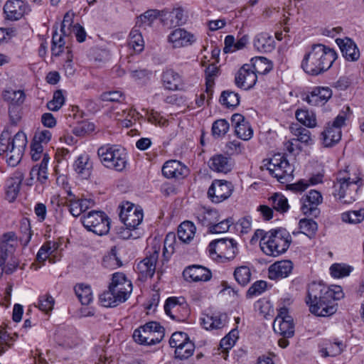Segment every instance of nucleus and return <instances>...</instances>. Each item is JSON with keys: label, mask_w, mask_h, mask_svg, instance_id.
Listing matches in <instances>:
<instances>
[{"label": "nucleus", "mask_w": 364, "mask_h": 364, "mask_svg": "<svg viewBox=\"0 0 364 364\" xmlns=\"http://www.w3.org/2000/svg\"><path fill=\"white\" fill-rule=\"evenodd\" d=\"M54 299L49 294L41 296L38 298V306L40 310L46 314L52 311L54 306Z\"/></svg>", "instance_id": "nucleus-63"}, {"label": "nucleus", "mask_w": 364, "mask_h": 364, "mask_svg": "<svg viewBox=\"0 0 364 364\" xmlns=\"http://www.w3.org/2000/svg\"><path fill=\"white\" fill-rule=\"evenodd\" d=\"M332 277L341 278L348 276L351 272V267L343 264H333L330 267Z\"/></svg>", "instance_id": "nucleus-60"}, {"label": "nucleus", "mask_w": 364, "mask_h": 364, "mask_svg": "<svg viewBox=\"0 0 364 364\" xmlns=\"http://www.w3.org/2000/svg\"><path fill=\"white\" fill-rule=\"evenodd\" d=\"M163 175L168 178H183L188 173V168L177 160L166 161L162 167Z\"/></svg>", "instance_id": "nucleus-23"}, {"label": "nucleus", "mask_w": 364, "mask_h": 364, "mask_svg": "<svg viewBox=\"0 0 364 364\" xmlns=\"http://www.w3.org/2000/svg\"><path fill=\"white\" fill-rule=\"evenodd\" d=\"M73 167L79 177L83 179L87 178L90 176L92 168L88 154L83 153L79 155L74 161Z\"/></svg>", "instance_id": "nucleus-29"}, {"label": "nucleus", "mask_w": 364, "mask_h": 364, "mask_svg": "<svg viewBox=\"0 0 364 364\" xmlns=\"http://www.w3.org/2000/svg\"><path fill=\"white\" fill-rule=\"evenodd\" d=\"M346 120L344 113L338 114L332 124H328L322 132L323 144L325 146H331L338 143L341 139V127Z\"/></svg>", "instance_id": "nucleus-11"}, {"label": "nucleus", "mask_w": 364, "mask_h": 364, "mask_svg": "<svg viewBox=\"0 0 364 364\" xmlns=\"http://www.w3.org/2000/svg\"><path fill=\"white\" fill-rule=\"evenodd\" d=\"M257 80V74L250 65H244L237 73L235 78L237 87L244 90L252 88Z\"/></svg>", "instance_id": "nucleus-17"}, {"label": "nucleus", "mask_w": 364, "mask_h": 364, "mask_svg": "<svg viewBox=\"0 0 364 364\" xmlns=\"http://www.w3.org/2000/svg\"><path fill=\"white\" fill-rule=\"evenodd\" d=\"M323 182V175L321 173L311 176L309 179H301L295 183L289 185V189L294 191H304L309 186L316 185Z\"/></svg>", "instance_id": "nucleus-43"}, {"label": "nucleus", "mask_w": 364, "mask_h": 364, "mask_svg": "<svg viewBox=\"0 0 364 364\" xmlns=\"http://www.w3.org/2000/svg\"><path fill=\"white\" fill-rule=\"evenodd\" d=\"M218 68L214 65H210L205 70V75H206V86H207V93L208 95H213V77H215L218 74Z\"/></svg>", "instance_id": "nucleus-62"}, {"label": "nucleus", "mask_w": 364, "mask_h": 364, "mask_svg": "<svg viewBox=\"0 0 364 364\" xmlns=\"http://www.w3.org/2000/svg\"><path fill=\"white\" fill-rule=\"evenodd\" d=\"M195 215L198 223L203 226L208 227L209 230L211 225L220 220L219 213L215 209L199 208Z\"/></svg>", "instance_id": "nucleus-24"}, {"label": "nucleus", "mask_w": 364, "mask_h": 364, "mask_svg": "<svg viewBox=\"0 0 364 364\" xmlns=\"http://www.w3.org/2000/svg\"><path fill=\"white\" fill-rule=\"evenodd\" d=\"M30 11L28 5L22 0H9L4 6L5 18L9 21H18Z\"/></svg>", "instance_id": "nucleus-15"}, {"label": "nucleus", "mask_w": 364, "mask_h": 364, "mask_svg": "<svg viewBox=\"0 0 364 364\" xmlns=\"http://www.w3.org/2000/svg\"><path fill=\"white\" fill-rule=\"evenodd\" d=\"M196 41L195 36L183 28L173 30L168 36V42L172 48H179L188 46Z\"/></svg>", "instance_id": "nucleus-18"}, {"label": "nucleus", "mask_w": 364, "mask_h": 364, "mask_svg": "<svg viewBox=\"0 0 364 364\" xmlns=\"http://www.w3.org/2000/svg\"><path fill=\"white\" fill-rule=\"evenodd\" d=\"M71 116H73L74 120H76L77 125L73 129V134L76 136H82L95 130L93 123L85 120L80 121V119L82 118L83 112L80 110L77 106H72L70 109V117Z\"/></svg>", "instance_id": "nucleus-20"}, {"label": "nucleus", "mask_w": 364, "mask_h": 364, "mask_svg": "<svg viewBox=\"0 0 364 364\" xmlns=\"http://www.w3.org/2000/svg\"><path fill=\"white\" fill-rule=\"evenodd\" d=\"M74 291L82 305H88L92 302L93 296L90 285L78 284L74 287Z\"/></svg>", "instance_id": "nucleus-41"}, {"label": "nucleus", "mask_w": 364, "mask_h": 364, "mask_svg": "<svg viewBox=\"0 0 364 364\" xmlns=\"http://www.w3.org/2000/svg\"><path fill=\"white\" fill-rule=\"evenodd\" d=\"M336 43L340 47L343 57L350 61L357 60L360 57V52L355 43L350 38H338Z\"/></svg>", "instance_id": "nucleus-30"}, {"label": "nucleus", "mask_w": 364, "mask_h": 364, "mask_svg": "<svg viewBox=\"0 0 364 364\" xmlns=\"http://www.w3.org/2000/svg\"><path fill=\"white\" fill-rule=\"evenodd\" d=\"M11 141V151H22L26 144V135L23 132H17Z\"/></svg>", "instance_id": "nucleus-64"}, {"label": "nucleus", "mask_w": 364, "mask_h": 364, "mask_svg": "<svg viewBox=\"0 0 364 364\" xmlns=\"http://www.w3.org/2000/svg\"><path fill=\"white\" fill-rule=\"evenodd\" d=\"M183 276L189 282H207L212 277L211 272L198 264L187 267L183 272Z\"/></svg>", "instance_id": "nucleus-21"}, {"label": "nucleus", "mask_w": 364, "mask_h": 364, "mask_svg": "<svg viewBox=\"0 0 364 364\" xmlns=\"http://www.w3.org/2000/svg\"><path fill=\"white\" fill-rule=\"evenodd\" d=\"M332 95V91L328 87H315L306 98V102L314 106L323 105Z\"/></svg>", "instance_id": "nucleus-26"}, {"label": "nucleus", "mask_w": 364, "mask_h": 364, "mask_svg": "<svg viewBox=\"0 0 364 364\" xmlns=\"http://www.w3.org/2000/svg\"><path fill=\"white\" fill-rule=\"evenodd\" d=\"M322 294L314 299L310 296V284L308 287L306 304L309 306L310 311L318 316H328L333 315L337 311V304L332 299H324Z\"/></svg>", "instance_id": "nucleus-9"}, {"label": "nucleus", "mask_w": 364, "mask_h": 364, "mask_svg": "<svg viewBox=\"0 0 364 364\" xmlns=\"http://www.w3.org/2000/svg\"><path fill=\"white\" fill-rule=\"evenodd\" d=\"M220 102L222 105L228 108L235 107L240 103V97L238 94L235 92L225 90L221 94Z\"/></svg>", "instance_id": "nucleus-51"}, {"label": "nucleus", "mask_w": 364, "mask_h": 364, "mask_svg": "<svg viewBox=\"0 0 364 364\" xmlns=\"http://www.w3.org/2000/svg\"><path fill=\"white\" fill-rule=\"evenodd\" d=\"M159 252V247H154L153 252L138 263L136 269L142 279L151 278L154 274Z\"/></svg>", "instance_id": "nucleus-19"}, {"label": "nucleus", "mask_w": 364, "mask_h": 364, "mask_svg": "<svg viewBox=\"0 0 364 364\" xmlns=\"http://www.w3.org/2000/svg\"><path fill=\"white\" fill-rule=\"evenodd\" d=\"M68 12H66L64 15L63 21L62 22L60 28V31L63 34H58L57 33H55L53 35L51 51L53 55L55 56L60 55V54L63 51L64 45L65 42L63 39V35L65 36L66 34L65 23L68 21Z\"/></svg>", "instance_id": "nucleus-35"}, {"label": "nucleus", "mask_w": 364, "mask_h": 364, "mask_svg": "<svg viewBox=\"0 0 364 364\" xmlns=\"http://www.w3.org/2000/svg\"><path fill=\"white\" fill-rule=\"evenodd\" d=\"M269 201L272 208L281 213H286L289 208L287 198L281 193H274L269 198Z\"/></svg>", "instance_id": "nucleus-48"}, {"label": "nucleus", "mask_w": 364, "mask_h": 364, "mask_svg": "<svg viewBox=\"0 0 364 364\" xmlns=\"http://www.w3.org/2000/svg\"><path fill=\"white\" fill-rule=\"evenodd\" d=\"M299 225L301 232L309 237L314 235L318 229L317 223L312 219H301Z\"/></svg>", "instance_id": "nucleus-55"}, {"label": "nucleus", "mask_w": 364, "mask_h": 364, "mask_svg": "<svg viewBox=\"0 0 364 364\" xmlns=\"http://www.w3.org/2000/svg\"><path fill=\"white\" fill-rule=\"evenodd\" d=\"M275 42L268 33L262 32L257 34L253 41L254 48L261 53L271 52L274 48Z\"/></svg>", "instance_id": "nucleus-31"}, {"label": "nucleus", "mask_w": 364, "mask_h": 364, "mask_svg": "<svg viewBox=\"0 0 364 364\" xmlns=\"http://www.w3.org/2000/svg\"><path fill=\"white\" fill-rule=\"evenodd\" d=\"M132 291V284L124 274H112L108 289L100 296V301L105 307H115L125 302Z\"/></svg>", "instance_id": "nucleus-2"}, {"label": "nucleus", "mask_w": 364, "mask_h": 364, "mask_svg": "<svg viewBox=\"0 0 364 364\" xmlns=\"http://www.w3.org/2000/svg\"><path fill=\"white\" fill-rule=\"evenodd\" d=\"M164 11H160L157 9H149L140 15L136 21V26L139 27L144 28V29L146 27H151L156 20V18L162 15Z\"/></svg>", "instance_id": "nucleus-39"}, {"label": "nucleus", "mask_w": 364, "mask_h": 364, "mask_svg": "<svg viewBox=\"0 0 364 364\" xmlns=\"http://www.w3.org/2000/svg\"><path fill=\"white\" fill-rule=\"evenodd\" d=\"M262 168L267 170L282 183L289 182L293 179L294 168L281 154H274L269 159L264 160Z\"/></svg>", "instance_id": "nucleus-6"}, {"label": "nucleus", "mask_w": 364, "mask_h": 364, "mask_svg": "<svg viewBox=\"0 0 364 364\" xmlns=\"http://www.w3.org/2000/svg\"><path fill=\"white\" fill-rule=\"evenodd\" d=\"M322 201L323 197L321 193L318 191L311 190L301 198V210L304 215L316 218L320 214V210L318 208V206Z\"/></svg>", "instance_id": "nucleus-13"}, {"label": "nucleus", "mask_w": 364, "mask_h": 364, "mask_svg": "<svg viewBox=\"0 0 364 364\" xmlns=\"http://www.w3.org/2000/svg\"><path fill=\"white\" fill-rule=\"evenodd\" d=\"M162 81L166 89L176 90L181 85V77L173 70L168 69L162 74Z\"/></svg>", "instance_id": "nucleus-37"}, {"label": "nucleus", "mask_w": 364, "mask_h": 364, "mask_svg": "<svg viewBox=\"0 0 364 364\" xmlns=\"http://www.w3.org/2000/svg\"><path fill=\"white\" fill-rule=\"evenodd\" d=\"M3 98L9 102V105L21 106L25 100V94L22 90H8L3 92Z\"/></svg>", "instance_id": "nucleus-47"}, {"label": "nucleus", "mask_w": 364, "mask_h": 364, "mask_svg": "<svg viewBox=\"0 0 364 364\" xmlns=\"http://www.w3.org/2000/svg\"><path fill=\"white\" fill-rule=\"evenodd\" d=\"M232 224H233L232 219L230 218H227L214 223L210 226V229L208 231L210 233L215 234L226 232Z\"/></svg>", "instance_id": "nucleus-61"}, {"label": "nucleus", "mask_w": 364, "mask_h": 364, "mask_svg": "<svg viewBox=\"0 0 364 364\" xmlns=\"http://www.w3.org/2000/svg\"><path fill=\"white\" fill-rule=\"evenodd\" d=\"M139 114L132 108L122 109L120 110L114 111L112 117L118 121L124 127H130L139 119Z\"/></svg>", "instance_id": "nucleus-27"}, {"label": "nucleus", "mask_w": 364, "mask_h": 364, "mask_svg": "<svg viewBox=\"0 0 364 364\" xmlns=\"http://www.w3.org/2000/svg\"><path fill=\"white\" fill-rule=\"evenodd\" d=\"M343 349V344L341 341L331 342L324 341L320 346L319 352L323 358L334 357L341 353Z\"/></svg>", "instance_id": "nucleus-36"}, {"label": "nucleus", "mask_w": 364, "mask_h": 364, "mask_svg": "<svg viewBox=\"0 0 364 364\" xmlns=\"http://www.w3.org/2000/svg\"><path fill=\"white\" fill-rule=\"evenodd\" d=\"M235 132L240 139L244 141L250 139L253 135V130L247 121L240 126H236Z\"/></svg>", "instance_id": "nucleus-58"}, {"label": "nucleus", "mask_w": 364, "mask_h": 364, "mask_svg": "<svg viewBox=\"0 0 364 364\" xmlns=\"http://www.w3.org/2000/svg\"><path fill=\"white\" fill-rule=\"evenodd\" d=\"M293 263L290 260H281L271 264L268 269V277L278 280L287 277L293 270Z\"/></svg>", "instance_id": "nucleus-22"}, {"label": "nucleus", "mask_w": 364, "mask_h": 364, "mask_svg": "<svg viewBox=\"0 0 364 364\" xmlns=\"http://www.w3.org/2000/svg\"><path fill=\"white\" fill-rule=\"evenodd\" d=\"M65 101L62 90H58L53 93V99L47 103V107L50 111L56 112L61 108Z\"/></svg>", "instance_id": "nucleus-56"}, {"label": "nucleus", "mask_w": 364, "mask_h": 364, "mask_svg": "<svg viewBox=\"0 0 364 364\" xmlns=\"http://www.w3.org/2000/svg\"><path fill=\"white\" fill-rule=\"evenodd\" d=\"M50 160L48 154H44L43 158L39 164L33 166L30 171V182L27 185L31 186L34 178L41 183H44L48 179V164Z\"/></svg>", "instance_id": "nucleus-28"}, {"label": "nucleus", "mask_w": 364, "mask_h": 364, "mask_svg": "<svg viewBox=\"0 0 364 364\" xmlns=\"http://www.w3.org/2000/svg\"><path fill=\"white\" fill-rule=\"evenodd\" d=\"M228 316L225 314H205L200 318L201 325L206 330H215L223 328L227 323Z\"/></svg>", "instance_id": "nucleus-25"}, {"label": "nucleus", "mask_w": 364, "mask_h": 364, "mask_svg": "<svg viewBox=\"0 0 364 364\" xmlns=\"http://www.w3.org/2000/svg\"><path fill=\"white\" fill-rule=\"evenodd\" d=\"M84 227L96 235H103L109 232L110 222L102 211L92 210L80 218Z\"/></svg>", "instance_id": "nucleus-8"}, {"label": "nucleus", "mask_w": 364, "mask_h": 364, "mask_svg": "<svg viewBox=\"0 0 364 364\" xmlns=\"http://www.w3.org/2000/svg\"><path fill=\"white\" fill-rule=\"evenodd\" d=\"M237 338L238 331L237 328H234L231 330L230 333L220 341V346L223 351L227 352L229 349L234 346Z\"/></svg>", "instance_id": "nucleus-57"}, {"label": "nucleus", "mask_w": 364, "mask_h": 364, "mask_svg": "<svg viewBox=\"0 0 364 364\" xmlns=\"http://www.w3.org/2000/svg\"><path fill=\"white\" fill-rule=\"evenodd\" d=\"M343 222L349 224H358L364 220V208L358 210L347 211L341 214Z\"/></svg>", "instance_id": "nucleus-50"}, {"label": "nucleus", "mask_w": 364, "mask_h": 364, "mask_svg": "<svg viewBox=\"0 0 364 364\" xmlns=\"http://www.w3.org/2000/svg\"><path fill=\"white\" fill-rule=\"evenodd\" d=\"M291 133L295 136L296 141H299L306 145H311L313 144V139L311 135L310 131L304 127H302L298 124H292L290 127Z\"/></svg>", "instance_id": "nucleus-38"}, {"label": "nucleus", "mask_w": 364, "mask_h": 364, "mask_svg": "<svg viewBox=\"0 0 364 364\" xmlns=\"http://www.w3.org/2000/svg\"><path fill=\"white\" fill-rule=\"evenodd\" d=\"M51 139V133L48 130L36 131L34 134L33 141L31 144L43 146L47 144Z\"/></svg>", "instance_id": "nucleus-59"}, {"label": "nucleus", "mask_w": 364, "mask_h": 364, "mask_svg": "<svg viewBox=\"0 0 364 364\" xmlns=\"http://www.w3.org/2000/svg\"><path fill=\"white\" fill-rule=\"evenodd\" d=\"M94 205L95 201L92 199H76L70 191V213L74 217L79 216L82 212Z\"/></svg>", "instance_id": "nucleus-33"}, {"label": "nucleus", "mask_w": 364, "mask_h": 364, "mask_svg": "<svg viewBox=\"0 0 364 364\" xmlns=\"http://www.w3.org/2000/svg\"><path fill=\"white\" fill-rule=\"evenodd\" d=\"M102 164L107 168L123 171L127 164L126 150L118 145L105 144L97 150Z\"/></svg>", "instance_id": "nucleus-5"}, {"label": "nucleus", "mask_w": 364, "mask_h": 364, "mask_svg": "<svg viewBox=\"0 0 364 364\" xmlns=\"http://www.w3.org/2000/svg\"><path fill=\"white\" fill-rule=\"evenodd\" d=\"M255 235L261 237L259 245L262 251L273 257L284 253L291 242V235L283 228L272 229L265 232L257 230Z\"/></svg>", "instance_id": "nucleus-3"}, {"label": "nucleus", "mask_w": 364, "mask_h": 364, "mask_svg": "<svg viewBox=\"0 0 364 364\" xmlns=\"http://www.w3.org/2000/svg\"><path fill=\"white\" fill-rule=\"evenodd\" d=\"M68 151L66 149H58L55 153V160L57 164L55 166V172L60 173L61 171H66L68 165L67 163L66 156Z\"/></svg>", "instance_id": "nucleus-54"}, {"label": "nucleus", "mask_w": 364, "mask_h": 364, "mask_svg": "<svg viewBox=\"0 0 364 364\" xmlns=\"http://www.w3.org/2000/svg\"><path fill=\"white\" fill-rule=\"evenodd\" d=\"M208 165L211 170L218 173H227L232 168L231 159L223 154H216L211 157Z\"/></svg>", "instance_id": "nucleus-32"}, {"label": "nucleus", "mask_w": 364, "mask_h": 364, "mask_svg": "<svg viewBox=\"0 0 364 364\" xmlns=\"http://www.w3.org/2000/svg\"><path fill=\"white\" fill-rule=\"evenodd\" d=\"M195 345L190 339L175 349L176 356L181 360L187 359L191 357L194 352Z\"/></svg>", "instance_id": "nucleus-53"}, {"label": "nucleus", "mask_w": 364, "mask_h": 364, "mask_svg": "<svg viewBox=\"0 0 364 364\" xmlns=\"http://www.w3.org/2000/svg\"><path fill=\"white\" fill-rule=\"evenodd\" d=\"M337 58L333 49L323 44H314L304 55L301 67L311 75H318L328 70Z\"/></svg>", "instance_id": "nucleus-1"}, {"label": "nucleus", "mask_w": 364, "mask_h": 364, "mask_svg": "<svg viewBox=\"0 0 364 364\" xmlns=\"http://www.w3.org/2000/svg\"><path fill=\"white\" fill-rule=\"evenodd\" d=\"M296 119L309 128H314L316 127V114L309 110L299 109L296 112Z\"/></svg>", "instance_id": "nucleus-45"}, {"label": "nucleus", "mask_w": 364, "mask_h": 364, "mask_svg": "<svg viewBox=\"0 0 364 364\" xmlns=\"http://www.w3.org/2000/svg\"><path fill=\"white\" fill-rule=\"evenodd\" d=\"M323 294L324 299H332L334 302L343 298L344 294L340 286H334L332 288H328L321 284L313 282L310 284V296L316 299V296Z\"/></svg>", "instance_id": "nucleus-16"}, {"label": "nucleus", "mask_w": 364, "mask_h": 364, "mask_svg": "<svg viewBox=\"0 0 364 364\" xmlns=\"http://www.w3.org/2000/svg\"><path fill=\"white\" fill-rule=\"evenodd\" d=\"M363 185V180L358 176L350 177L346 171H340L333 185V195L343 203H351L356 200Z\"/></svg>", "instance_id": "nucleus-4"}, {"label": "nucleus", "mask_w": 364, "mask_h": 364, "mask_svg": "<svg viewBox=\"0 0 364 364\" xmlns=\"http://www.w3.org/2000/svg\"><path fill=\"white\" fill-rule=\"evenodd\" d=\"M235 281L241 286H246L251 280V271L247 266L242 265L235 268L234 271Z\"/></svg>", "instance_id": "nucleus-49"}, {"label": "nucleus", "mask_w": 364, "mask_h": 364, "mask_svg": "<svg viewBox=\"0 0 364 364\" xmlns=\"http://www.w3.org/2000/svg\"><path fill=\"white\" fill-rule=\"evenodd\" d=\"M22 178H11L7 180L6 188V198L9 202H13L17 197Z\"/></svg>", "instance_id": "nucleus-44"}, {"label": "nucleus", "mask_w": 364, "mask_h": 364, "mask_svg": "<svg viewBox=\"0 0 364 364\" xmlns=\"http://www.w3.org/2000/svg\"><path fill=\"white\" fill-rule=\"evenodd\" d=\"M119 218L127 228L135 229L142 222V209L132 203H127L126 205L122 208Z\"/></svg>", "instance_id": "nucleus-12"}, {"label": "nucleus", "mask_w": 364, "mask_h": 364, "mask_svg": "<svg viewBox=\"0 0 364 364\" xmlns=\"http://www.w3.org/2000/svg\"><path fill=\"white\" fill-rule=\"evenodd\" d=\"M196 230V228L192 222L185 221L178 228V237L182 242L188 243L193 239Z\"/></svg>", "instance_id": "nucleus-40"}, {"label": "nucleus", "mask_w": 364, "mask_h": 364, "mask_svg": "<svg viewBox=\"0 0 364 364\" xmlns=\"http://www.w3.org/2000/svg\"><path fill=\"white\" fill-rule=\"evenodd\" d=\"M252 69L255 74L264 75L272 69V63L267 58L255 57L252 59Z\"/></svg>", "instance_id": "nucleus-42"}, {"label": "nucleus", "mask_w": 364, "mask_h": 364, "mask_svg": "<svg viewBox=\"0 0 364 364\" xmlns=\"http://www.w3.org/2000/svg\"><path fill=\"white\" fill-rule=\"evenodd\" d=\"M129 46L136 53H141L144 48V41L138 29L134 28L129 33Z\"/></svg>", "instance_id": "nucleus-46"}, {"label": "nucleus", "mask_w": 364, "mask_h": 364, "mask_svg": "<svg viewBox=\"0 0 364 364\" xmlns=\"http://www.w3.org/2000/svg\"><path fill=\"white\" fill-rule=\"evenodd\" d=\"M233 186L231 182L225 180H214L208 191V198L214 203H220L232 193Z\"/></svg>", "instance_id": "nucleus-10"}, {"label": "nucleus", "mask_w": 364, "mask_h": 364, "mask_svg": "<svg viewBox=\"0 0 364 364\" xmlns=\"http://www.w3.org/2000/svg\"><path fill=\"white\" fill-rule=\"evenodd\" d=\"M230 128L229 122L224 119H220L213 123L211 131L215 138L224 136Z\"/></svg>", "instance_id": "nucleus-52"}, {"label": "nucleus", "mask_w": 364, "mask_h": 364, "mask_svg": "<svg viewBox=\"0 0 364 364\" xmlns=\"http://www.w3.org/2000/svg\"><path fill=\"white\" fill-rule=\"evenodd\" d=\"M164 335V328L159 323L150 321L136 329L133 338L139 344L152 346L161 342Z\"/></svg>", "instance_id": "nucleus-7"}, {"label": "nucleus", "mask_w": 364, "mask_h": 364, "mask_svg": "<svg viewBox=\"0 0 364 364\" xmlns=\"http://www.w3.org/2000/svg\"><path fill=\"white\" fill-rule=\"evenodd\" d=\"M274 331L285 338L293 336L294 333V325L292 318H275L273 323Z\"/></svg>", "instance_id": "nucleus-34"}, {"label": "nucleus", "mask_w": 364, "mask_h": 364, "mask_svg": "<svg viewBox=\"0 0 364 364\" xmlns=\"http://www.w3.org/2000/svg\"><path fill=\"white\" fill-rule=\"evenodd\" d=\"M216 250L219 252L218 256L228 260L234 259L237 254V243L232 239H220L214 240L210 244V252Z\"/></svg>", "instance_id": "nucleus-14"}]
</instances>
